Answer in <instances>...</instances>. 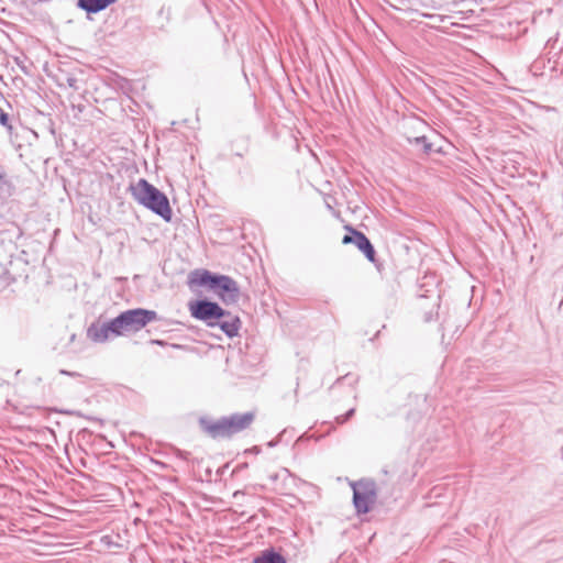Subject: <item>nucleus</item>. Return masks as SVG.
Returning <instances> with one entry per match:
<instances>
[{
  "label": "nucleus",
  "mask_w": 563,
  "mask_h": 563,
  "mask_svg": "<svg viewBox=\"0 0 563 563\" xmlns=\"http://www.w3.org/2000/svg\"><path fill=\"white\" fill-rule=\"evenodd\" d=\"M176 456L181 459V460H184V461H187L189 459V456H190V452L177 449L176 450Z\"/></svg>",
  "instance_id": "4be33fe9"
},
{
  "label": "nucleus",
  "mask_w": 563,
  "mask_h": 563,
  "mask_svg": "<svg viewBox=\"0 0 563 563\" xmlns=\"http://www.w3.org/2000/svg\"><path fill=\"white\" fill-rule=\"evenodd\" d=\"M244 152L243 151H236L234 152V155L238 157H243Z\"/></svg>",
  "instance_id": "cd10ccee"
},
{
  "label": "nucleus",
  "mask_w": 563,
  "mask_h": 563,
  "mask_svg": "<svg viewBox=\"0 0 563 563\" xmlns=\"http://www.w3.org/2000/svg\"><path fill=\"white\" fill-rule=\"evenodd\" d=\"M245 467H247V463H243V464H241V465L239 466V468H245Z\"/></svg>",
  "instance_id": "c756f323"
},
{
  "label": "nucleus",
  "mask_w": 563,
  "mask_h": 563,
  "mask_svg": "<svg viewBox=\"0 0 563 563\" xmlns=\"http://www.w3.org/2000/svg\"><path fill=\"white\" fill-rule=\"evenodd\" d=\"M228 439L233 438L235 434L241 433L245 430H247L252 423L255 420V412L247 411V412H234L229 416H223Z\"/></svg>",
  "instance_id": "423d86ee"
},
{
  "label": "nucleus",
  "mask_w": 563,
  "mask_h": 563,
  "mask_svg": "<svg viewBox=\"0 0 563 563\" xmlns=\"http://www.w3.org/2000/svg\"><path fill=\"white\" fill-rule=\"evenodd\" d=\"M158 319L161 318L154 310L145 308L128 309L101 324L92 322L87 329V338L97 343H104L110 335L121 336L130 332L135 333Z\"/></svg>",
  "instance_id": "f257e3e1"
},
{
  "label": "nucleus",
  "mask_w": 563,
  "mask_h": 563,
  "mask_svg": "<svg viewBox=\"0 0 563 563\" xmlns=\"http://www.w3.org/2000/svg\"><path fill=\"white\" fill-rule=\"evenodd\" d=\"M242 322L239 316L233 314L231 311L224 309V316L216 320L213 328L218 327L228 338H234L239 334Z\"/></svg>",
  "instance_id": "6e6552de"
},
{
  "label": "nucleus",
  "mask_w": 563,
  "mask_h": 563,
  "mask_svg": "<svg viewBox=\"0 0 563 563\" xmlns=\"http://www.w3.org/2000/svg\"><path fill=\"white\" fill-rule=\"evenodd\" d=\"M150 344L158 345V346H166V345H168V343L166 341L159 340V339H152L150 341Z\"/></svg>",
  "instance_id": "b1692460"
},
{
  "label": "nucleus",
  "mask_w": 563,
  "mask_h": 563,
  "mask_svg": "<svg viewBox=\"0 0 563 563\" xmlns=\"http://www.w3.org/2000/svg\"><path fill=\"white\" fill-rule=\"evenodd\" d=\"M437 316H438L437 311L435 312H433V311L426 312L424 313V321L426 322H430V321L434 320V317H437Z\"/></svg>",
  "instance_id": "5701e85b"
},
{
  "label": "nucleus",
  "mask_w": 563,
  "mask_h": 563,
  "mask_svg": "<svg viewBox=\"0 0 563 563\" xmlns=\"http://www.w3.org/2000/svg\"><path fill=\"white\" fill-rule=\"evenodd\" d=\"M285 434H286V430L282 431L276 439H273L269 442H267V446H269V448L276 446L279 442H282L283 437Z\"/></svg>",
  "instance_id": "412c9836"
},
{
  "label": "nucleus",
  "mask_w": 563,
  "mask_h": 563,
  "mask_svg": "<svg viewBox=\"0 0 563 563\" xmlns=\"http://www.w3.org/2000/svg\"><path fill=\"white\" fill-rule=\"evenodd\" d=\"M354 413H355V409L351 408L344 415L338 416L335 418V421L339 424H343V423L347 422L354 416Z\"/></svg>",
  "instance_id": "a211bd4d"
},
{
  "label": "nucleus",
  "mask_w": 563,
  "mask_h": 563,
  "mask_svg": "<svg viewBox=\"0 0 563 563\" xmlns=\"http://www.w3.org/2000/svg\"><path fill=\"white\" fill-rule=\"evenodd\" d=\"M188 285L190 288L194 286L208 288L227 306L236 303L240 298V288L236 280L231 276L213 273L208 269L198 268L190 272Z\"/></svg>",
  "instance_id": "f03ea898"
},
{
  "label": "nucleus",
  "mask_w": 563,
  "mask_h": 563,
  "mask_svg": "<svg viewBox=\"0 0 563 563\" xmlns=\"http://www.w3.org/2000/svg\"><path fill=\"white\" fill-rule=\"evenodd\" d=\"M65 80L69 88H73L74 90L79 89L78 79L74 75H67Z\"/></svg>",
  "instance_id": "6ab92c4d"
},
{
  "label": "nucleus",
  "mask_w": 563,
  "mask_h": 563,
  "mask_svg": "<svg viewBox=\"0 0 563 563\" xmlns=\"http://www.w3.org/2000/svg\"><path fill=\"white\" fill-rule=\"evenodd\" d=\"M198 426L202 433L213 440L228 439L224 417L212 419L207 416H201L198 419Z\"/></svg>",
  "instance_id": "0eeeda50"
},
{
  "label": "nucleus",
  "mask_w": 563,
  "mask_h": 563,
  "mask_svg": "<svg viewBox=\"0 0 563 563\" xmlns=\"http://www.w3.org/2000/svg\"><path fill=\"white\" fill-rule=\"evenodd\" d=\"M128 191L140 206L152 211L166 222L172 221L173 210L168 197L145 178L131 183Z\"/></svg>",
  "instance_id": "7ed1b4c3"
},
{
  "label": "nucleus",
  "mask_w": 563,
  "mask_h": 563,
  "mask_svg": "<svg viewBox=\"0 0 563 563\" xmlns=\"http://www.w3.org/2000/svg\"><path fill=\"white\" fill-rule=\"evenodd\" d=\"M406 140L411 145L421 146L422 152L427 155H429L432 152V143L429 142V140L424 135L415 137L407 136Z\"/></svg>",
  "instance_id": "f8f14e48"
},
{
  "label": "nucleus",
  "mask_w": 563,
  "mask_h": 563,
  "mask_svg": "<svg viewBox=\"0 0 563 563\" xmlns=\"http://www.w3.org/2000/svg\"><path fill=\"white\" fill-rule=\"evenodd\" d=\"M170 346L174 349H183L184 347L183 345L176 344V343L170 344Z\"/></svg>",
  "instance_id": "c85d7f7f"
},
{
  "label": "nucleus",
  "mask_w": 563,
  "mask_h": 563,
  "mask_svg": "<svg viewBox=\"0 0 563 563\" xmlns=\"http://www.w3.org/2000/svg\"><path fill=\"white\" fill-rule=\"evenodd\" d=\"M349 382V384H355L357 382V377H354L352 376L351 374H346V375H343V376H340L336 380H335V384H342L343 382Z\"/></svg>",
  "instance_id": "aec40b11"
},
{
  "label": "nucleus",
  "mask_w": 563,
  "mask_h": 563,
  "mask_svg": "<svg viewBox=\"0 0 563 563\" xmlns=\"http://www.w3.org/2000/svg\"><path fill=\"white\" fill-rule=\"evenodd\" d=\"M345 230L347 231V233L343 236L342 239V243L343 244H354L356 243L357 241V238L356 236H360L362 231L353 228L352 225H345Z\"/></svg>",
  "instance_id": "ddd939ff"
},
{
  "label": "nucleus",
  "mask_w": 563,
  "mask_h": 563,
  "mask_svg": "<svg viewBox=\"0 0 563 563\" xmlns=\"http://www.w3.org/2000/svg\"><path fill=\"white\" fill-rule=\"evenodd\" d=\"M118 0H77V8L84 10L88 15L106 10Z\"/></svg>",
  "instance_id": "9d476101"
},
{
  "label": "nucleus",
  "mask_w": 563,
  "mask_h": 563,
  "mask_svg": "<svg viewBox=\"0 0 563 563\" xmlns=\"http://www.w3.org/2000/svg\"><path fill=\"white\" fill-rule=\"evenodd\" d=\"M188 308L192 318L203 321L210 328H213L216 320L224 316V309L208 298L190 301Z\"/></svg>",
  "instance_id": "39448f33"
},
{
  "label": "nucleus",
  "mask_w": 563,
  "mask_h": 563,
  "mask_svg": "<svg viewBox=\"0 0 563 563\" xmlns=\"http://www.w3.org/2000/svg\"><path fill=\"white\" fill-rule=\"evenodd\" d=\"M11 183L7 178L5 170L0 167V192L7 191L10 195Z\"/></svg>",
  "instance_id": "2eb2a0df"
},
{
  "label": "nucleus",
  "mask_w": 563,
  "mask_h": 563,
  "mask_svg": "<svg viewBox=\"0 0 563 563\" xmlns=\"http://www.w3.org/2000/svg\"><path fill=\"white\" fill-rule=\"evenodd\" d=\"M59 374H62V375H67V376H70V377H79V376H81V375H80L79 373H77V372H69V371H67V369H60V371H59Z\"/></svg>",
  "instance_id": "393cba45"
},
{
  "label": "nucleus",
  "mask_w": 563,
  "mask_h": 563,
  "mask_svg": "<svg viewBox=\"0 0 563 563\" xmlns=\"http://www.w3.org/2000/svg\"><path fill=\"white\" fill-rule=\"evenodd\" d=\"M353 492L352 503L356 515H366L372 509L377 499V487L374 479L361 478L351 484Z\"/></svg>",
  "instance_id": "20e7f679"
},
{
  "label": "nucleus",
  "mask_w": 563,
  "mask_h": 563,
  "mask_svg": "<svg viewBox=\"0 0 563 563\" xmlns=\"http://www.w3.org/2000/svg\"><path fill=\"white\" fill-rule=\"evenodd\" d=\"M356 238L357 241L355 243V246L358 249L360 252L363 253V255L366 257L368 262L375 265L378 272H382L383 263L377 258L376 250L371 240L366 236L364 232H362L361 235Z\"/></svg>",
  "instance_id": "1a4fd4ad"
},
{
  "label": "nucleus",
  "mask_w": 563,
  "mask_h": 563,
  "mask_svg": "<svg viewBox=\"0 0 563 563\" xmlns=\"http://www.w3.org/2000/svg\"><path fill=\"white\" fill-rule=\"evenodd\" d=\"M400 5L408 7L410 4V0H396Z\"/></svg>",
  "instance_id": "bb28decb"
},
{
  "label": "nucleus",
  "mask_w": 563,
  "mask_h": 563,
  "mask_svg": "<svg viewBox=\"0 0 563 563\" xmlns=\"http://www.w3.org/2000/svg\"><path fill=\"white\" fill-rule=\"evenodd\" d=\"M0 125L7 129V131L11 134L12 133V125L10 123L9 114L0 108Z\"/></svg>",
  "instance_id": "dca6fc26"
},
{
  "label": "nucleus",
  "mask_w": 563,
  "mask_h": 563,
  "mask_svg": "<svg viewBox=\"0 0 563 563\" xmlns=\"http://www.w3.org/2000/svg\"><path fill=\"white\" fill-rule=\"evenodd\" d=\"M253 563H287V560L274 547H269L255 555Z\"/></svg>",
  "instance_id": "9b49d317"
},
{
  "label": "nucleus",
  "mask_w": 563,
  "mask_h": 563,
  "mask_svg": "<svg viewBox=\"0 0 563 563\" xmlns=\"http://www.w3.org/2000/svg\"><path fill=\"white\" fill-rule=\"evenodd\" d=\"M249 452L258 454L261 452V449L258 446H253V448H251V449L245 451V453H249Z\"/></svg>",
  "instance_id": "a878e982"
},
{
  "label": "nucleus",
  "mask_w": 563,
  "mask_h": 563,
  "mask_svg": "<svg viewBox=\"0 0 563 563\" xmlns=\"http://www.w3.org/2000/svg\"><path fill=\"white\" fill-rule=\"evenodd\" d=\"M62 412H63V413H66V415H68V416L81 417V418H85V419H87V420L98 422V423H100L101 426L103 424V420H102V419L97 418V417H92V416H86V415H84L81 411H78V410H63Z\"/></svg>",
  "instance_id": "4468645a"
},
{
  "label": "nucleus",
  "mask_w": 563,
  "mask_h": 563,
  "mask_svg": "<svg viewBox=\"0 0 563 563\" xmlns=\"http://www.w3.org/2000/svg\"><path fill=\"white\" fill-rule=\"evenodd\" d=\"M43 126L47 130V132L51 135L55 136V123L51 117L44 115Z\"/></svg>",
  "instance_id": "f3484780"
}]
</instances>
